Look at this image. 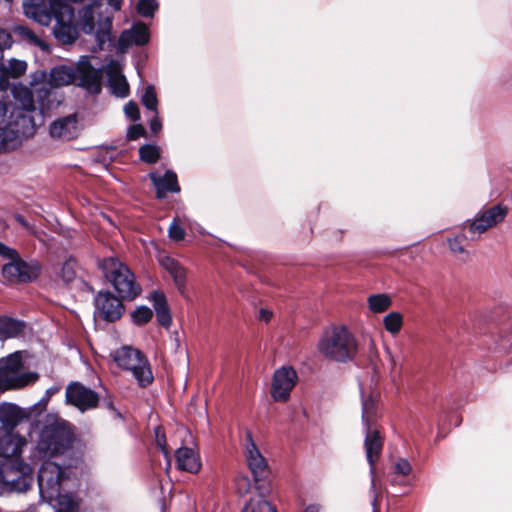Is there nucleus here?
<instances>
[{
    "instance_id": "1",
    "label": "nucleus",
    "mask_w": 512,
    "mask_h": 512,
    "mask_svg": "<svg viewBox=\"0 0 512 512\" xmlns=\"http://www.w3.org/2000/svg\"><path fill=\"white\" fill-rule=\"evenodd\" d=\"M75 83L91 93L101 90V73L95 69L88 56H82L76 66L61 65L51 69L49 73L37 70L30 74L29 85L38 93V101L48 96L53 88Z\"/></svg>"
},
{
    "instance_id": "2",
    "label": "nucleus",
    "mask_w": 512,
    "mask_h": 512,
    "mask_svg": "<svg viewBox=\"0 0 512 512\" xmlns=\"http://www.w3.org/2000/svg\"><path fill=\"white\" fill-rule=\"evenodd\" d=\"M37 480L41 500L52 508L78 499L69 491L70 486L75 482L70 467H62L46 460L39 468Z\"/></svg>"
},
{
    "instance_id": "3",
    "label": "nucleus",
    "mask_w": 512,
    "mask_h": 512,
    "mask_svg": "<svg viewBox=\"0 0 512 512\" xmlns=\"http://www.w3.org/2000/svg\"><path fill=\"white\" fill-rule=\"evenodd\" d=\"M75 436L72 425L57 415L48 414L40 429L32 457L46 459L64 455L72 448Z\"/></svg>"
},
{
    "instance_id": "4",
    "label": "nucleus",
    "mask_w": 512,
    "mask_h": 512,
    "mask_svg": "<svg viewBox=\"0 0 512 512\" xmlns=\"http://www.w3.org/2000/svg\"><path fill=\"white\" fill-rule=\"evenodd\" d=\"M317 350L329 361L345 363L356 356L358 343L346 326L333 325L323 331Z\"/></svg>"
},
{
    "instance_id": "5",
    "label": "nucleus",
    "mask_w": 512,
    "mask_h": 512,
    "mask_svg": "<svg viewBox=\"0 0 512 512\" xmlns=\"http://www.w3.org/2000/svg\"><path fill=\"white\" fill-rule=\"evenodd\" d=\"M106 279L111 282L122 299L133 300L141 292L130 269L116 258H106L101 264Z\"/></svg>"
},
{
    "instance_id": "6",
    "label": "nucleus",
    "mask_w": 512,
    "mask_h": 512,
    "mask_svg": "<svg viewBox=\"0 0 512 512\" xmlns=\"http://www.w3.org/2000/svg\"><path fill=\"white\" fill-rule=\"evenodd\" d=\"M113 359L119 367L131 371L141 387L152 383L153 375L150 365L138 349L123 346L114 352Z\"/></svg>"
},
{
    "instance_id": "7",
    "label": "nucleus",
    "mask_w": 512,
    "mask_h": 512,
    "mask_svg": "<svg viewBox=\"0 0 512 512\" xmlns=\"http://www.w3.org/2000/svg\"><path fill=\"white\" fill-rule=\"evenodd\" d=\"M21 368V352H14L0 360V392L24 387L38 378L36 373H20Z\"/></svg>"
},
{
    "instance_id": "8",
    "label": "nucleus",
    "mask_w": 512,
    "mask_h": 512,
    "mask_svg": "<svg viewBox=\"0 0 512 512\" xmlns=\"http://www.w3.org/2000/svg\"><path fill=\"white\" fill-rule=\"evenodd\" d=\"M48 11L51 13V21L53 19L56 21L53 28L55 38L61 44L73 43L78 35L76 27L72 24L73 9L62 0H51Z\"/></svg>"
},
{
    "instance_id": "9",
    "label": "nucleus",
    "mask_w": 512,
    "mask_h": 512,
    "mask_svg": "<svg viewBox=\"0 0 512 512\" xmlns=\"http://www.w3.org/2000/svg\"><path fill=\"white\" fill-rule=\"evenodd\" d=\"M33 483L32 470L26 463L0 468V487L7 492L23 493Z\"/></svg>"
},
{
    "instance_id": "10",
    "label": "nucleus",
    "mask_w": 512,
    "mask_h": 512,
    "mask_svg": "<svg viewBox=\"0 0 512 512\" xmlns=\"http://www.w3.org/2000/svg\"><path fill=\"white\" fill-rule=\"evenodd\" d=\"M507 213L508 209L506 206L497 204L479 211L472 220L465 221L463 227L468 229L472 234L481 235L502 223L505 220Z\"/></svg>"
},
{
    "instance_id": "11",
    "label": "nucleus",
    "mask_w": 512,
    "mask_h": 512,
    "mask_svg": "<svg viewBox=\"0 0 512 512\" xmlns=\"http://www.w3.org/2000/svg\"><path fill=\"white\" fill-rule=\"evenodd\" d=\"M27 441L24 437L11 432L0 438V468L4 466L13 467L25 463L21 457Z\"/></svg>"
},
{
    "instance_id": "12",
    "label": "nucleus",
    "mask_w": 512,
    "mask_h": 512,
    "mask_svg": "<svg viewBox=\"0 0 512 512\" xmlns=\"http://www.w3.org/2000/svg\"><path fill=\"white\" fill-rule=\"evenodd\" d=\"M383 447V439L380 437L379 432L374 428H366V437H365V450H366V458L370 465V475H371V490L374 493L372 506L373 512H379V507L377 504L378 495L376 493V481H375V462L377 461Z\"/></svg>"
},
{
    "instance_id": "13",
    "label": "nucleus",
    "mask_w": 512,
    "mask_h": 512,
    "mask_svg": "<svg viewBox=\"0 0 512 512\" xmlns=\"http://www.w3.org/2000/svg\"><path fill=\"white\" fill-rule=\"evenodd\" d=\"M66 402L75 406L81 412L94 409L98 406V394L79 382H73L66 388Z\"/></svg>"
},
{
    "instance_id": "14",
    "label": "nucleus",
    "mask_w": 512,
    "mask_h": 512,
    "mask_svg": "<svg viewBox=\"0 0 512 512\" xmlns=\"http://www.w3.org/2000/svg\"><path fill=\"white\" fill-rule=\"evenodd\" d=\"M297 382V373L292 367L283 366L274 372L271 396L275 401L286 402Z\"/></svg>"
},
{
    "instance_id": "15",
    "label": "nucleus",
    "mask_w": 512,
    "mask_h": 512,
    "mask_svg": "<svg viewBox=\"0 0 512 512\" xmlns=\"http://www.w3.org/2000/svg\"><path fill=\"white\" fill-rule=\"evenodd\" d=\"M39 266L37 264H28L23 261L19 254L16 259H12L2 267L4 278L11 282H30L39 275Z\"/></svg>"
},
{
    "instance_id": "16",
    "label": "nucleus",
    "mask_w": 512,
    "mask_h": 512,
    "mask_svg": "<svg viewBox=\"0 0 512 512\" xmlns=\"http://www.w3.org/2000/svg\"><path fill=\"white\" fill-rule=\"evenodd\" d=\"M95 309L100 317L109 322L118 320L124 312L121 300L111 292L98 293L95 298Z\"/></svg>"
},
{
    "instance_id": "17",
    "label": "nucleus",
    "mask_w": 512,
    "mask_h": 512,
    "mask_svg": "<svg viewBox=\"0 0 512 512\" xmlns=\"http://www.w3.org/2000/svg\"><path fill=\"white\" fill-rule=\"evenodd\" d=\"M245 458L254 480L257 482L263 479L267 474L268 465L249 431L246 433Z\"/></svg>"
},
{
    "instance_id": "18",
    "label": "nucleus",
    "mask_w": 512,
    "mask_h": 512,
    "mask_svg": "<svg viewBox=\"0 0 512 512\" xmlns=\"http://www.w3.org/2000/svg\"><path fill=\"white\" fill-rule=\"evenodd\" d=\"M8 108L0 101V150L11 148L19 134L18 120H14V112L7 116Z\"/></svg>"
},
{
    "instance_id": "19",
    "label": "nucleus",
    "mask_w": 512,
    "mask_h": 512,
    "mask_svg": "<svg viewBox=\"0 0 512 512\" xmlns=\"http://www.w3.org/2000/svg\"><path fill=\"white\" fill-rule=\"evenodd\" d=\"M29 416V411L14 403L3 402L0 404V423L3 429L9 433Z\"/></svg>"
},
{
    "instance_id": "20",
    "label": "nucleus",
    "mask_w": 512,
    "mask_h": 512,
    "mask_svg": "<svg viewBox=\"0 0 512 512\" xmlns=\"http://www.w3.org/2000/svg\"><path fill=\"white\" fill-rule=\"evenodd\" d=\"M79 133L76 115L58 118L50 125V135L55 139L71 140Z\"/></svg>"
},
{
    "instance_id": "21",
    "label": "nucleus",
    "mask_w": 512,
    "mask_h": 512,
    "mask_svg": "<svg viewBox=\"0 0 512 512\" xmlns=\"http://www.w3.org/2000/svg\"><path fill=\"white\" fill-rule=\"evenodd\" d=\"M11 93L16 104L19 105V111L16 109V118L25 120L24 112H31L35 109L33 93H38L30 86H24L23 84H15L11 88Z\"/></svg>"
},
{
    "instance_id": "22",
    "label": "nucleus",
    "mask_w": 512,
    "mask_h": 512,
    "mask_svg": "<svg viewBox=\"0 0 512 512\" xmlns=\"http://www.w3.org/2000/svg\"><path fill=\"white\" fill-rule=\"evenodd\" d=\"M150 39L149 28L146 24L138 22L130 29L122 32L119 38V46L122 50L132 45L142 46Z\"/></svg>"
},
{
    "instance_id": "23",
    "label": "nucleus",
    "mask_w": 512,
    "mask_h": 512,
    "mask_svg": "<svg viewBox=\"0 0 512 512\" xmlns=\"http://www.w3.org/2000/svg\"><path fill=\"white\" fill-rule=\"evenodd\" d=\"M149 178L156 189V195L159 199L164 198L168 192L178 193L180 191L177 175L172 170H167L163 176L156 172H151L149 173Z\"/></svg>"
},
{
    "instance_id": "24",
    "label": "nucleus",
    "mask_w": 512,
    "mask_h": 512,
    "mask_svg": "<svg viewBox=\"0 0 512 512\" xmlns=\"http://www.w3.org/2000/svg\"><path fill=\"white\" fill-rule=\"evenodd\" d=\"M160 265L172 277L175 286L181 294L184 293L186 283V270L185 268L170 256H163L160 258Z\"/></svg>"
},
{
    "instance_id": "25",
    "label": "nucleus",
    "mask_w": 512,
    "mask_h": 512,
    "mask_svg": "<svg viewBox=\"0 0 512 512\" xmlns=\"http://www.w3.org/2000/svg\"><path fill=\"white\" fill-rule=\"evenodd\" d=\"M177 467L190 473H197L201 468V462L197 453L189 447H180L175 453Z\"/></svg>"
},
{
    "instance_id": "26",
    "label": "nucleus",
    "mask_w": 512,
    "mask_h": 512,
    "mask_svg": "<svg viewBox=\"0 0 512 512\" xmlns=\"http://www.w3.org/2000/svg\"><path fill=\"white\" fill-rule=\"evenodd\" d=\"M149 299L155 309L157 321L163 327L168 328L172 323V317L165 295L160 291H153Z\"/></svg>"
},
{
    "instance_id": "27",
    "label": "nucleus",
    "mask_w": 512,
    "mask_h": 512,
    "mask_svg": "<svg viewBox=\"0 0 512 512\" xmlns=\"http://www.w3.org/2000/svg\"><path fill=\"white\" fill-rule=\"evenodd\" d=\"M25 323L23 321L8 317H0V340L4 341L21 335L24 331Z\"/></svg>"
},
{
    "instance_id": "28",
    "label": "nucleus",
    "mask_w": 512,
    "mask_h": 512,
    "mask_svg": "<svg viewBox=\"0 0 512 512\" xmlns=\"http://www.w3.org/2000/svg\"><path fill=\"white\" fill-rule=\"evenodd\" d=\"M108 82L112 93L117 97H126L129 93V85L123 74L117 67H111L108 71Z\"/></svg>"
},
{
    "instance_id": "29",
    "label": "nucleus",
    "mask_w": 512,
    "mask_h": 512,
    "mask_svg": "<svg viewBox=\"0 0 512 512\" xmlns=\"http://www.w3.org/2000/svg\"><path fill=\"white\" fill-rule=\"evenodd\" d=\"M241 512H277L266 498L264 493L252 497L242 508Z\"/></svg>"
},
{
    "instance_id": "30",
    "label": "nucleus",
    "mask_w": 512,
    "mask_h": 512,
    "mask_svg": "<svg viewBox=\"0 0 512 512\" xmlns=\"http://www.w3.org/2000/svg\"><path fill=\"white\" fill-rule=\"evenodd\" d=\"M3 70L6 78V86L8 87L10 78H19L25 74L27 63L23 60L11 58L7 65L3 63Z\"/></svg>"
},
{
    "instance_id": "31",
    "label": "nucleus",
    "mask_w": 512,
    "mask_h": 512,
    "mask_svg": "<svg viewBox=\"0 0 512 512\" xmlns=\"http://www.w3.org/2000/svg\"><path fill=\"white\" fill-rule=\"evenodd\" d=\"M367 303L370 311L373 313H382L389 309L392 305V300L389 295L380 293L370 295L367 298Z\"/></svg>"
},
{
    "instance_id": "32",
    "label": "nucleus",
    "mask_w": 512,
    "mask_h": 512,
    "mask_svg": "<svg viewBox=\"0 0 512 512\" xmlns=\"http://www.w3.org/2000/svg\"><path fill=\"white\" fill-rule=\"evenodd\" d=\"M77 263L73 258L67 259L56 272L64 284L69 285L77 280Z\"/></svg>"
},
{
    "instance_id": "33",
    "label": "nucleus",
    "mask_w": 512,
    "mask_h": 512,
    "mask_svg": "<svg viewBox=\"0 0 512 512\" xmlns=\"http://www.w3.org/2000/svg\"><path fill=\"white\" fill-rule=\"evenodd\" d=\"M377 416L376 402L372 397L362 398V421L366 428H372Z\"/></svg>"
},
{
    "instance_id": "34",
    "label": "nucleus",
    "mask_w": 512,
    "mask_h": 512,
    "mask_svg": "<svg viewBox=\"0 0 512 512\" xmlns=\"http://www.w3.org/2000/svg\"><path fill=\"white\" fill-rule=\"evenodd\" d=\"M15 32L17 35L22 37L28 43L40 47L42 50L47 51L49 46L43 41L39 36H37L31 29L26 26H17L15 27Z\"/></svg>"
},
{
    "instance_id": "35",
    "label": "nucleus",
    "mask_w": 512,
    "mask_h": 512,
    "mask_svg": "<svg viewBox=\"0 0 512 512\" xmlns=\"http://www.w3.org/2000/svg\"><path fill=\"white\" fill-rule=\"evenodd\" d=\"M383 325L387 332L396 335L403 326V316L401 313L392 311L383 318Z\"/></svg>"
},
{
    "instance_id": "36",
    "label": "nucleus",
    "mask_w": 512,
    "mask_h": 512,
    "mask_svg": "<svg viewBox=\"0 0 512 512\" xmlns=\"http://www.w3.org/2000/svg\"><path fill=\"white\" fill-rule=\"evenodd\" d=\"M465 240L466 236L464 234H459L447 239L450 252L461 260H466L468 258V252L465 250L463 245Z\"/></svg>"
},
{
    "instance_id": "37",
    "label": "nucleus",
    "mask_w": 512,
    "mask_h": 512,
    "mask_svg": "<svg viewBox=\"0 0 512 512\" xmlns=\"http://www.w3.org/2000/svg\"><path fill=\"white\" fill-rule=\"evenodd\" d=\"M140 159L148 164L156 163L160 158V150L158 146L145 144L139 148Z\"/></svg>"
},
{
    "instance_id": "38",
    "label": "nucleus",
    "mask_w": 512,
    "mask_h": 512,
    "mask_svg": "<svg viewBox=\"0 0 512 512\" xmlns=\"http://www.w3.org/2000/svg\"><path fill=\"white\" fill-rule=\"evenodd\" d=\"M142 104L148 109L154 112V114L158 113V99L156 95V91L153 86H147L144 90V93L141 97Z\"/></svg>"
},
{
    "instance_id": "39",
    "label": "nucleus",
    "mask_w": 512,
    "mask_h": 512,
    "mask_svg": "<svg viewBox=\"0 0 512 512\" xmlns=\"http://www.w3.org/2000/svg\"><path fill=\"white\" fill-rule=\"evenodd\" d=\"M152 316L153 312L147 306H139L131 314L133 323L139 326L149 322Z\"/></svg>"
},
{
    "instance_id": "40",
    "label": "nucleus",
    "mask_w": 512,
    "mask_h": 512,
    "mask_svg": "<svg viewBox=\"0 0 512 512\" xmlns=\"http://www.w3.org/2000/svg\"><path fill=\"white\" fill-rule=\"evenodd\" d=\"M158 8L156 0H139L137 12L143 17H152Z\"/></svg>"
},
{
    "instance_id": "41",
    "label": "nucleus",
    "mask_w": 512,
    "mask_h": 512,
    "mask_svg": "<svg viewBox=\"0 0 512 512\" xmlns=\"http://www.w3.org/2000/svg\"><path fill=\"white\" fill-rule=\"evenodd\" d=\"M81 29L85 34H92L95 31L94 16L91 8H85L83 10Z\"/></svg>"
},
{
    "instance_id": "42",
    "label": "nucleus",
    "mask_w": 512,
    "mask_h": 512,
    "mask_svg": "<svg viewBox=\"0 0 512 512\" xmlns=\"http://www.w3.org/2000/svg\"><path fill=\"white\" fill-rule=\"evenodd\" d=\"M412 468L409 461L405 458H399L394 464V473L406 476L411 472Z\"/></svg>"
},
{
    "instance_id": "43",
    "label": "nucleus",
    "mask_w": 512,
    "mask_h": 512,
    "mask_svg": "<svg viewBox=\"0 0 512 512\" xmlns=\"http://www.w3.org/2000/svg\"><path fill=\"white\" fill-rule=\"evenodd\" d=\"M169 237L175 241H181L185 237V231L176 221H173L169 227Z\"/></svg>"
},
{
    "instance_id": "44",
    "label": "nucleus",
    "mask_w": 512,
    "mask_h": 512,
    "mask_svg": "<svg viewBox=\"0 0 512 512\" xmlns=\"http://www.w3.org/2000/svg\"><path fill=\"white\" fill-rule=\"evenodd\" d=\"M125 115L132 121L140 118L139 108L136 103L130 101L124 106Z\"/></svg>"
},
{
    "instance_id": "45",
    "label": "nucleus",
    "mask_w": 512,
    "mask_h": 512,
    "mask_svg": "<svg viewBox=\"0 0 512 512\" xmlns=\"http://www.w3.org/2000/svg\"><path fill=\"white\" fill-rule=\"evenodd\" d=\"M54 512H79V499L53 507Z\"/></svg>"
},
{
    "instance_id": "46",
    "label": "nucleus",
    "mask_w": 512,
    "mask_h": 512,
    "mask_svg": "<svg viewBox=\"0 0 512 512\" xmlns=\"http://www.w3.org/2000/svg\"><path fill=\"white\" fill-rule=\"evenodd\" d=\"M17 255H18V252L15 249L0 242V256L3 259H5L9 262L12 259H16Z\"/></svg>"
},
{
    "instance_id": "47",
    "label": "nucleus",
    "mask_w": 512,
    "mask_h": 512,
    "mask_svg": "<svg viewBox=\"0 0 512 512\" xmlns=\"http://www.w3.org/2000/svg\"><path fill=\"white\" fill-rule=\"evenodd\" d=\"M145 129L141 124L132 125L128 128L127 137L129 140H136L141 136H144Z\"/></svg>"
},
{
    "instance_id": "48",
    "label": "nucleus",
    "mask_w": 512,
    "mask_h": 512,
    "mask_svg": "<svg viewBox=\"0 0 512 512\" xmlns=\"http://www.w3.org/2000/svg\"><path fill=\"white\" fill-rule=\"evenodd\" d=\"M236 487L240 494H245L250 490L251 483L247 476H239L236 479Z\"/></svg>"
},
{
    "instance_id": "49",
    "label": "nucleus",
    "mask_w": 512,
    "mask_h": 512,
    "mask_svg": "<svg viewBox=\"0 0 512 512\" xmlns=\"http://www.w3.org/2000/svg\"><path fill=\"white\" fill-rule=\"evenodd\" d=\"M12 45V36L11 34L0 27V50H4L10 48Z\"/></svg>"
},
{
    "instance_id": "50",
    "label": "nucleus",
    "mask_w": 512,
    "mask_h": 512,
    "mask_svg": "<svg viewBox=\"0 0 512 512\" xmlns=\"http://www.w3.org/2000/svg\"><path fill=\"white\" fill-rule=\"evenodd\" d=\"M149 126H150V130L155 134H157L161 131L162 123L158 117V113L155 114L154 117L150 119Z\"/></svg>"
},
{
    "instance_id": "51",
    "label": "nucleus",
    "mask_w": 512,
    "mask_h": 512,
    "mask_svg": "<svg viewBox=\"0 0 512 512\" xmlns=\"http://www.w3.org/2000/svg\"><path fill=\"white\" fill-rule=\"evenodd\" d=\"M155 433H156L157 444L161 447L165 456H167V451L165 450V447H164L165 436L163 434H161V429L159 427L155 430Z\"/></svg>"
},
{
    "instance_id": "52",
    "label": "nucleus",
    "mask_w": 512,
    "mask_h": 512,
    "mask_svg": "<svg viewBox=\"0 0 512 512\" xmlns=\"http://www.w3.org/2000/svg\"><path fill=\"white\" fill-rule=\"evenodd\" d=\"M6 86V78L3 70V63L0 61V91L5 90Z\"/></svg>"
},
{
    "instance_id": "53",
    "label": "nucleus",
    "mask_w": 512,
    "mask_h": 512,
    "mask_svg": "<svg viewBox=\"0 0 512 512\" xmlns=\"http://www.w3.org/2000/svg\"><path fill=\"white\" fill-rule=\"evenodd\" d=\"M385 352L389 358L391 370H395L397 367V360H396L395 356L392 354L391 350L388 348L385 350Z\"/></svg>"
},
{
    "instance_id": "54",
    "label": "nucleus",
    "mask_w": 512,
    "mask_h": 512,
    "mask_svg": "<svg viewBox=\"0 0 512 512\" xmlns=\"http://www.w3.org/2000/svg\"><path fill=\"white\" fill-rule=\"evenodd\" d=\"M271 316H272V313L270 311H268V310L262 309L260 311V318L265 320V321H269Z\"/></svg>"
},
{
    "instance_id": "55",
    "label": "nucleus",
    "mask_w": 512,
    "mask_h": 512,
    "mask_svg": "<svg viewBox=\"0 0 512 512\" xmlns=\"http://www.w3.org/2000/svg\"><path fill=\"white\" fill-rule=\"evenodd\" d=\"M108 4L115 10H119L122 5V0H108Z\"/></svg>"
},
{
    "instance_id": "56",
    "label": "nucleus",
    "mask_w": 512,
    "mask_h": 512,
    "mask_svg": "<svg viewBox=\"0 0 512 512\" xmlns=\"http://www.w3.org/2000/svg\"><path fill=\"white\" fill-rule=\"evenodd\" d=\"M304 512H320V507L318 505L312 504L306 507Z\"/></svg>"
},
{
    "instance_id": "57",
    "label": "nucleus",
    "mask_w": 512,
    "mask_h": 512,
    "mask_svg": "<svg viewBox=\"0 0 512 512\" xmlns=\"http://www.w3.org/2000/svg\"><path fill=\"white\" fill-rule=\"evenodd\" d=\"M56 390H57V389H53V388L48 389V390L46 391V393H47V397H46L45 399H43L41 402H43V403H44V405H45V404L47 403V401H48L49 397H50L53 393H55V392H56Z\"/></svg>"
},
{
    "instance_id": "58",
    "label": "nucleus",
    "mask_w": 512,
    "mask_h": 512,
    "mask_svg": "<svg viewBox=\"0 0 512 512\" xmlns=\"http://www.w3.org/2000/svg\"><path fill=\"white\" fill-rule=\"evenodd\" d=\"M106 36H107V35H106V33H102V34H100V33H98V32H97V34H96V37H97V39H98L99 41H102V38H104V37H106Z\"/></svg>"
},
{
    "instance_id": "59",
    "label": "nucleus",
    "mask_w": 512,
    "mask_h": 512,
    "mask_svg": "<svg viewBox=\"0 0 512 512\" xmlns=\"http://www.w3.org/2000/svg\"><path fill=\"white\" fill-rule=\"evenodd\" d=\"M17 220L22 224V225H26V222L24 220V218L22 216H17Z\"/></svg>"
},
{
    "instance_id": "60",
    "label": "nucleus",
    "mask_w": 512,
    "mask_h": 512,
    "mask_svg": "<svg viewBox=\"0 0 512 512\" xmlns=\"http://www.w3.org/2000/svg\"><path fill=\"white\" fill-rule=\"evenodd\" d=\"M106 23H107L108 26L111 25V21L108 18L106 19Z\"/></svg>"
}]
</instances>
